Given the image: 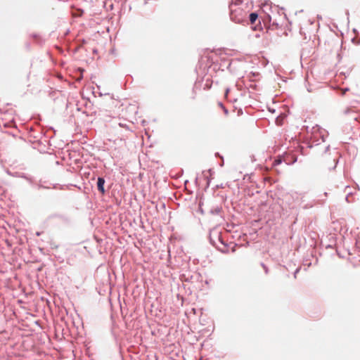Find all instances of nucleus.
I'll use <instances>...</instances> for the list:
<instances>
[{"label":"nucleus","instance_id":"7","mask_svg":"<svg viewBox=\"0 0 360 360\" xmlns=\"http://www.w3.org/2000/svg\"><path fill=\"white\" fill-rule=\"evenodd\" d=\"M228 94H229V89H226V93H225V96H227Z\"/></svg>","mask_w":360,"mask_h":360},{"label":"nucleus","instance_id":"2","mask_svg":"<svg viewBox=\"0 0 360 360\" xmlns=\"http://www.w3.org/2000/svg\"><path fill=\"white\" fill-rule=\"evenodd\" d=\"M249 18L251 24H254L258 18V15L256 13H252L250 14Z\"/></svg>","mask_w":360,"mask_h":360},{"label":"nucleus","instance_id":"5","mask_svg":"<svg viewBox=\"0 0 360 360\" xmlns=\"http://www.w3.org/2000/svg\"><path fill=\"white\" fill-rule=\"evenodd\" d=\"M222 109L224 110V111L225 114H227V113H228V110L226 109V108H225V107H224Z\"/></svg>","mask_w":360,"mask_h":360},{"label":"nucleus","instance_id":"1","mask_svg":"<svg viewBox=\"0 0 360 360\" xmlns=\"http://www.w3.org/2000/svg\"><path fill=\"white\" fill-rule=\"evenodd\" d=\"M104 184H105V180L103 178H101V177H99L98 179V181H97V187H98V190L101 193H105V189H104Z\"/></svg>","mask_w":360,"mask_h":360},{"label":"nucleus","instance_id":"6","mask_svg":"<svg viewBox=\"0 0 360 360\" xmlns=\"http://www.w3.org/2000/svg\"><path fill=\"white\" fill-rule=\"evenodd\" d=\"M219 107H221V108H223L224 106V105L221 103H219Z\"/></svg>","mask_w":360,"mask_h":360},{"label":"nucleus","instance_id":"3","mask_svg":"<svg viewBox=\"0 0 360 360\" xmlns=\"http://www.w3.org/2000/svg\"><path fill=\"white\" fill-rule=\"evenodd\" d=\"M231 19H232L233 20H234V21H235V22H240V19H238V20H236V19L234 18V13H233V12H232V13H231Z\"/></svg>","mask_w":360,"mask_h":360},{"label":"nucleus","instance_id":"4","mask_svg":"<svg viewBox=\"0 0 360 360\" xmlns=\"http://www.w3.org/2000/svg\"><path fill=\"white\" fill-rule=\"evenodd\" d=\"M205 58H207V59H210V56H202L201 57V59H200L201 61H203Z\"/></svg>","mask_w":360,"mask_h":360}]
</instances>
